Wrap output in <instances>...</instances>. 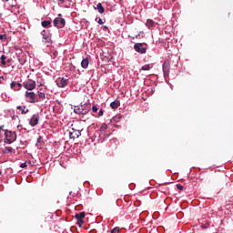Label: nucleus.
<instances>
[{"mask_svg": "<svg viewBox=\"0 0 233 233\" xmlns=\"http://www.w3.org/2000/svg\"><path fill=\"white\" fill-rule=\"evenodd\" d=\"M104 129L106 130V126H105Z\"/></svg>", "mask_w": 233, "mask_h": 233, "instance_id": "35", "label": "nucleus"}, {"mask_svg": "<svg viewBox=\"0 0 233 233\" xmlns=\"http://www.w3.org/2000/svg\"><path fill=\"white\" fill-rule=\"evenodd\" d=\"M1 174H3V171H1V169H0V176H1Z\"/></svg>", "mask_w": 233, "mask_h": 233, "instance_id": "34", "label": "nucleus"}, {"mask_svg": "<svg viewBox=\"0 0 233 233\" xmlns=\"http://www.w3.org/2000/svg\"><path fill=\"white\" fill-rule=\"evenodd\" d=\"M39 114L33 115L29 120V125H31L32 127H37V125H39Z\"/></svg>", "mask_w": 233, "mask_h": 233, "instance_id": "7", "label": "nucleus"}, {"mask_svg": "<svg viewBox=\"0 0 233 233\" xmlns=\"http://www.w3.org/2000/svg\"><path fill=\"white\" fill-rule=\"evenodd\" d=\"M59 1H61V3H63L65 0H59Z\"/></svg>", "mask_w": 233, "mask_h": 233, "instance_id": "36", "label": "nucleus"}, {"mask_svg": "<svg viewBox=\"0 0 233 233\" xmlns=\"http://www.w3.org/2000/svg\"><path fill=\"white\" fill-rule=\"evenodd\" d=\"M111 233H119V227H116L111 230Z\"/></svg>", "mask_w": 233, "mask_h": 233, "instance_id": "25", "label": "nucleus"}, {"mask_svg": "<svg viewBox=\"0 0 233 233\" xmlns=\"http://www.w3.org/2000/svg\"><path fill=\"white\" fill-rule=\"evenodd\" d=\"M146 26H147L149 30H152V28L156 27V22H154V20L148 19L146 23Z\"/></svg>", "mask_w": 233, "mask_h": 233, "instance_id": "12", "label": "nucleus"}, {"mask_svg": "<svg viewBox=\"0 0 233 233\" xmlns=\"http://www.w3.org/2000/svg\"><path fill=\"white\" fill-rule=\"evenodd\" d=\"M177 190L182 191L183 190V186H181L180 184H177Z\"/></svg>", "mask_w": 233, "mask_h": 233, "instance_id": "28", "label": "nucleus"}, {"mask_svg": "<svg viewBox=\"0 0 233 233\" xmlns=\"http://www.w3.org/2000/svg\"><path fill=\"white\" fill-rule=\"evenodd\" d=\"M22 86H24V88H25V90H35L36 84H35V81L29 79L27 81H25L22 84Z\"/></svg>", "mask_w": 233, "mask_h": 233, "instance_id": "6", "label": "nucleus"}, {"mask_svg": "<svg viewBox=\"0 0 233 233\" xmlns=\"http://www.w3.org/2000/svg\"><path fill=\"white\" fill-rule=\"evenodd\" d=\"M70 1V3H72V0H69Z\"/></svg>", "mask_w": 233, "mask_h": 233, "instance_id": "37", "label": "nucleus"}, {"mask_svg": "<svg viewBox=\"0 0 233 233\" xmlns=\"http://www.w3.org/2000/svg\"><path fill=\"white\" fill-rule=\"evenodd\" d=\"M50 25H52V22H50V20L43 21V22H42V26H43L44 28H47V26H50Z\"/></svg>", "mask_w": 233, "mask_h": 233, "instance_id": "20", "label": "nucleus"}, {"mask_svg": "<svg viewBox=\"0 0 233 233\" xmlns=\"http://www.w3.org/2000/svg\"><path fill=\"white\" fill-rule=\"evenodd\" d=\"M119 105H120L119 101L116 100L111 102L110 106L111 108H113V110H116L119 107Z\"/></svg>", "mask_w": 233, "mask_h": 233, "instance_id": "16", "label": "nucleus"}, {"mask_svg": "<svg viewBox=\"0 0 233 233\" xmlns=\"http://www.w3.org/2000/svg\"><path fill=\"white\" fill-rule=\"evenodd\" d=\"M56 85L59 88H65V86L68 85V79L65 77H59L58 79H56Z\"/></svg>", "mask_w": 233, "mask_h": 233, "instance_id": "9", "label": "nucleus"}, {"mask_svg": "<svg viewBox=\"0 0 233 233\" xmlns=\"http://www.w3.org/2000/svg\"><path fill=\"white\" fill-rule=\"evenodd\" d=\"M38 97L39 99H45L46 96H45V93H38Z\"/></svg>", "mask_w": 233, "mask_h": 233, "instance_id": "24", "label": "nucleus"}, {"mask_svg": "<svg viewBox=\"0 0 233 233\" xmlns=\"http://www.w3.org/2000/svg\"><path fill=\"white\" fill-rule=\"evenodd\" d=\"M89 110H90L89 105L76 106L74 108L75 114H78V116H86V114H88Z\"/></svg>", "mask_w": 233, "mask_h": 233, "instance_id": "1", "label": "nucleus"}, {"mask_svg": "<svg viewBox=\"0 0 233 233\" xmlns=\"http://www.w3.org/2000/svg\"><path fill=\"white\" fill-rule=\"evenodd\" d=\"M54 26H56V28H63L66 25V21H65V18L61 17V14L58 15V17L55 18L53 21Z\"/></svg>", "mask_w": 233, "mask_h": 233, "instance_id": "4", "label": "nucleus"}, {"mask_svg": "<svg viewBox=\"0 0 233 233\" xmlns=\"http://www.w3.org/2000/svg\"><path fill=\"white\" fill-rule=\"evenodd\" d=\"M141 70H150V65L147 64V65H145L141 67Z\"/></svg>", "mask_w": 233, "mask_h": 233, "instance_id": "23", "label": "nucleus"}, {"mask_svg": "<svg viewBox=\"0 0 233 233\" xmlns=\"http://www.w3.org/2000/svg\"><path fill=\"white\" fill-rule=\"evenodd\" d=\"M104 114L103 109H100V111L98 112V117H101Z\"/></svg>", "mask_w": 233, "mask_h": 233, "instance_id": "30", "label": "nucleus"}, {"mask_svg": "<svg viewBox=\"0 0 233 233\" xmlns=\"http://www.w3.org/2000/svg\"><path fill=\"white\" fill-rule=\"evenodd\" d=\"M1 63H2L3 66H5L6 65V56L3 55L1 56Z\"/></svg>", "mask_w": 233, "mask_h": 233, "instance_id": "21", "label": "nucleus"}, {"mask_svg": "<svg viewBox=\"0 0 233 233\" xmlns=\"http://www.w3.org/2000/svg\"><path fill=\"white\" fill-rule=\"evenodd\" d=\"M71 129L69 130V137L70 139H77L81 136V132H83V128L77 127L74 125L71 126Z\"/></svg>", "mask_w": 233, "mask_h": 233, "instance_id": "2", "label": "nucleus"}, {"mask_svg": "<svg viewBox=\"0 0 233 233\" xmlns=\"http://www.w3.org/2000/svg\"><path fill=\"white\" fill-rule=\"evenodd\" d=\"M41 34L43 36V43H52V36L50 35V33L46 30H43Z\"/></svg>", "mask_w": 233, "mask_h": 233, "instance_id": "8", "label": "nucleus"}, {"mask_svg": "<svg viewBox=\"0 0 233 233\" xmlns=\"http://www.w3.org/2000/svg\"><path fill=\"white\" fill-rule=\"evenodd\" d=\"M5 1H8V0H5Z\"/></svg>", "mask_w": 233, "mask_h": 233, "instance_id": "38", "label": "nucleus"}, {"mask_svg": "<svg viewBox=\"0 0 233 233\" xmlns=\"http://www.w3.org/2000/svg\"><path fill=\"white\" fill-rule=\"evenodd\" d=\"M13 150L14 148L12 147H5V149L2 150V154H10Z\"/></svg>", "mask_w": 233, "mask_h": 233, "instance_id": "17", "label": "nucleus"}, {"mask_svg": "<svg viewBox=\"0 0 233 233\" xmlns=\"http://www.w3.org/2000/svg\"><path fill=\"white\" fill-rule=\"evenodd\" d=\"M162 68L165 79H168V76H170V61L166 60L162 66Z\"/></svg>", "mask_w": 233, "mask_h": 233, "instance_id": "5", "label": "nucleus"}, {"mask_svg": "<svg viewBox=\"0 0 233 233\" xmlns=\"http://www.w3.org/2000/svg\"><path fill=\"white\" fill-rule=\"evenodd\" d=\"M92 111H93V112H97V106H93V107H92Z\"/></svg>", "mask_w": 233, "mask_h": 233, "instance_id": "32", "label": "nucleus"}, {"mask_svg": "<svg viewBox=\"0 0 233 233\" xmlns=\"http://www.w3.org/2000/svg\"><path fill=\"white\" fill-rule=\"evenodd\" d=\"M97 23H98V25H103V24H104V22H103V19H101V18H98V21H97Z\"/></svg>", "mask_w": 233, "mask_h": 233, "instance_id": "31", "label": "nucleus"}, {"mask_svg": "<svg viewBox=\"0 0 233 233\" xmlns=\"http://www.w3.org/2000/svg\"><path fill=\"white\" fill-rule=\"evenodd\" d=\"M41 139H43V137H39L37 138V143H41Z\"/></svg>", "mask_w": 233, "mask_h": 233, "instance_id": "33", "label": "nucleus"}, {"mask_svg": "<svg viewBox=\"0 0 233 233\" xmlns=\"http://www.w3.org/2000/svg\"><path fill=\"white\" fill-rule=\"evenodd\" d=\"M26 167H27L26 162L22 163V164L20 165V167H21V168H26Z\"/></svg>", "mask_w": 233, "mask_h": 233, "instance_id": "29", "label": "nucleus"}, {"mask_svg": "<svg viewBox=\"0 0 233 233\" xmlns=\"http://www.w3.org/2000/svg\"><path fill=\"white\" fill-rule=\"evenodd\" d=\"M5 143H6L7 145H12V143H14L15 139H17V135L15 134V132H12L10 130H5Z\"/></svg>", "mask_w": 233, "mask_h": 233, "instance_id": "3", "label": "nucleus"}, {"mask_svg": "<svg viewBox=\"0 0 233 233\" xmlns=\"http://www.w3.org/2000/svg\"><path fill=\"white\" fill-rule=\"evenodd\" d=\"M85 216H86L85 212H80V213H76L75 215V218L76 219H83L85 218Z\"/></svg>", "mask_w": 233, "mask_h": 233, "instance_id": "19", "label": "nucleus"}, {"mask_svg": "<svg viewBox=\"0 0 233 233\" xmlns=\"http://www.w3.org/2000/svg\"><path fill=\"white\" fill-rule=\"evenodd\" d=\"M0 41H6V35H0Z\"/></svg>", "mask_w": 233, "mask_h": 233, "instance_id": "26", "label": "nucleus"}, {"mask_svg": "<svg viewBox=\"0 0 233 233\" xmlns=\"http://www.w3.org/2000/svg\"><path fill=\"white\" fill-rule=\"evenodd\" d=\"M17 110H20L21 111V114H28L29 110L28 108H26V106H16Z\"/></svg>", "mask_w": 233, "mask_h": 233, "instance_id": "14", "label": "nucleus"}, {"mask_svg": "<svg viewBox=\"0 0 233 233\" xmlns=\"http://www.w3.org/2000/svg\"><path fill=\"white\" fill-rule=\"evenodd\" d=\"M77 219V225H79V227H81V225H83V218H76Z\"/></svg>", "mask_w": 233, "mask_h": 233, "instance_id": "27", "label": "nucleus"}, {"mask_svg": "<svg viewBox=\"0 0 233 233\" xmlns=\"http://www.w3.org/2000/svg\"><path fill=\"white\" fill-rule=\"evenodd\" d=\"M134 48L139 54H145L147 52V48L143 47V44L141 43L135 44Z\"/></svg>", "mask_w": 233, "mask_h": 233, "instance_id": "11", "label": "nucleus"}, {"mask_svg": "<svg viewBox=\"0 0 233 233\" xmlns=\"http://www.w3.org/2000/svg\"><path fill=\"white\" fill-rule=\"evenodd\" d=\"M25 97L28 99V103H36L35 93L34 92H25Z\"/></svg>", "mask_w": 233, "mask_h": 233, "instance_id": "10", "label": "nucleus"}, {"mask_svg": "<svg viewBox=\"0 0 233 233\" xmlns=\"http://www.w3.org/2000/svg\"><path fill=\"white\" fill-rule=\"evenodd\" d=\"M5 132H6V130L3 129V126L0 127V139L3 137V134L5 135Z\"/></svg>", "mask_w": 233, "mask_h": 233, "instance_id": "22", "label": "nucleus"}, {"mask_svg": "<svg viewBox=\"0 0 233 233\" xmlns=\"http://www.w3.org/2000/svg\"><path fill=\"white\" fill-rule=\"evenodd\" d=\"M22 86H23V84L21 83H17V82L11 83V88H14L15 90H21Z\"/></svg>", "mask_w": 233, "mask_h": 233, "instance_id": "13", "label": "nucleus"}, {"mask_svg": "<svg viewBox=\"0 0 233 233\" xmlns=\"http://www.w3.org/2000/svg\"><path fill=\"white\" fill-rule=\"evenodd\" d=\"M0 17H1V15H0Z\"/></svg>", "mask_w": 233, "mask_h": 233, "instance_id": "39", "label": "nucleus"}, {"mask_svg": "<svg viewBox=\"0 0 233 233\" xmlns=\"http://www.w3.org/2000/svg\"><path fill=\"white\" fill-rule=\"evenodd\" d=\"M88 58H84L81 62L82 68H88Z\"/></svg>", "mask_w": 233, "mask_h": 233, "instance_id": "18", "label": "nucleus"}, {"mask_svg": "<svg viewBox=\"0 0 233 233\" xmlns=\"http://www.w3.org/2000/svg\"><path fill=\"white\" fill-rule=\"evenodd\" d=\"M96 10H97L99 14H105V7H103L101 3L96 5Z\"/></svg>", "mask_w": 233, "mask_h": 233, "instance_id": "15", "label": "nucleus"}]
</instances>
